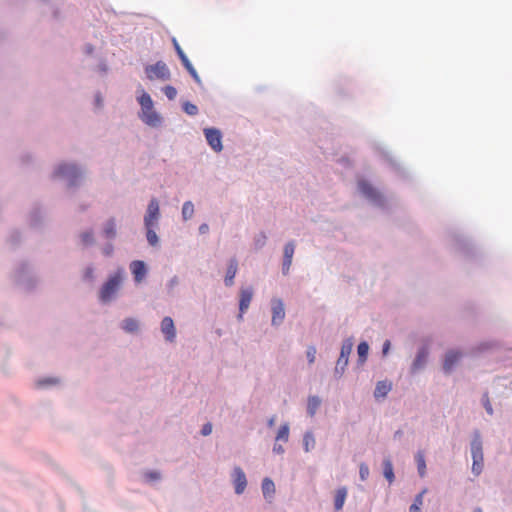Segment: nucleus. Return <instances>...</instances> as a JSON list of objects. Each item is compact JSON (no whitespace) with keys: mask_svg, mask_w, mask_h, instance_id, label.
Returning a JSON list of instances; mask_svg holds the SVG:
<instances>
[{"mask_svg":"<svg viewBox=\"0 0 512 512\" xmlns=\"http://www.w3.org/2000/svg\"><path fill=\"white\" fill-rule=\"evenodd\" d=\"M92 275H93V270H92L91 268H88V269L86 270L85 276H86L87 278H92Z\"/></svg>","mask_w":512,"mask_h":512,"instance_id":"nucleus-49","label":"nucleus"},{"mask_svg":"<svg viewBox=\"0 0 512 512\" xmlns=\"http://www.w3.org/2000/svg\"><path fill=\"white\" fill-rule=\"evenodd\" d=\"M237 269H238V262H237V260L236 259H231L229 264H228L227 272H226V276H225V280H224L226 286L233 285L234 278H235V275L237 273Z\"/></svg>","mask_w":512,"mask_h":512,"instance_id":"nucleus-18","label":"nucleus"},{"mask_svg":"<svg viewBox=\"0 0 512 512\" xmlns=\"http://www.w3.org/2000/svg\"><path fill=\"white\" fill-rule=\"evenodd\" d=\"M384 476L391 483L394 480L393 466L390 460L384 461Z\"/></svg>","mask_w":512,"mask_h":512,"instance_id":"nucleus-30","label":"nucleus"},{"mask_svg":"<svg viewBox=\"0 0 512 512\" xmlns=\"http://www.w3.org/2000/svg\"><path fill=\"white\" fill-rule=\"evenodd\" d=\"M52 383H55V381L52 379H45V380L39 381V385H46V384H52Z\"/></svg>","mask_w":512,"mask_h":512,"instance_id":"nucleus-48","label":"nucleus"},{"mask_svg":"<svg viewBox=\"0 0 512 512\" xmlns=\"http://www.w3.org/2000/svg\"><path fill=\"white\" fill-rule=\"evenodd\" d=\"M122 282V273L119 271L111 276L108 281L102 286L100 291V300L102 302H109L117 292Z\"/></svg>","mask_w":512,"mask_h":512,"instance_id":"nucleus-1","label":"nucleus"},{"mask_svg":"<svg viewBox=\"0 0 512 512\" xmlns=\"http://www.w3.org/2000/svg\"><path fill=\"white\" fill-rule=\"evenodd\" d=\"M390 349V341L386 340L383 344V354L386 355Z\"/></svg>","mask_w":512,"mask_h":512,"instance_id":"nucleus-46","label":"nucleus"},{"mask_svg":"<svg viewBox=\"0 0 512 512\" xmlns=\"http://www.w3.org/2000/svg\"><path fill=\"white\" fill-rule=\"evenodd\" d=\"M274 423H275V419H274V417H272V418L268 421V425H269L270 427H272V426L274 425Z\"/></svg>","mask_w":512,"mask_h":512,"instance_id":"nucleus-50","label":"nucleus"},{"mask_svg":"<svg viewBox=\"0 0 512 512\" xmlns=\"http://www.w3.org/2000/svg\"><path fill=\"white\" fill-rule=\"evenodd\" d=\"M262 492L266 499H270L273 497L275 493V485L274 482L269 479L265 478L262 482Z\"/></svg>","mask_w":512,"mask_h":512,"instance_id":"nucleus-21","label":"nucleus"},{"mask_svg":"<svg viewBox=\"0 0 512 512\" xmlns=\"http://www.w3.org/2000/svg\"><path fill=\"white\" fill-rule=\"evenodd\" d=\"M104 233L108 238H112L116 234V225L114 220H110L104 229Z\"/></svg>","mask_w":512,"mask_h":512,"instance_id":"nucleus-31","label":"nucleus"},{"mask_svg":"<svg viewBox=\"0 0 512 512\" xmlns=\"http://www.w3.org/2000/svg\"><path fill=\"white\" fill-rule=\"evenodd\" d=\"M288 438H289V426H288V424H283L280 426V428L278 430V433L276 436V441L281 440V441L287 442Z\"/></svg>","mask_w":512,"mask_h":512,"instance_id":"nucleus-29","label":"nucleus"},{"mask_svg":"<svg viewBox=\"0 0 512 512\" xmlns=\"http://www.w3.org/2000/svg\"><path fill=\"white\" fill-rule=\"evenodd\" d=\"M163 91H164V94L166 95V97L170 100H173L177 95L176 89L170 85L164 87Z\"/></svg>","mask_w":512,"mask_h":512,"instance_id":"nucleus-35","label":"nucleus"},{"mask_svg":"<svg viewBox=\"0 0 512 512\" xmlns=\"http://www.w3.org/2000/svg\"><path fill=\"white\" fill-rule=\"evenodd\" d=\"M369 346L366 342H361L357 347L360 363H364L367 359Z\"/></svg>","mask_w":512,"mask_h":512,"instance_id":"nucleus-25","label":"nucleus"},{"mask_svg":"<svg viewBox=\"0 0 512 512\" xmlns=\"http://www.w3.org/2000/svg\"><path fill=\"white\" fill-rule=\"evenodd\" d=\"M122 328L127 332H135L138 329V322L133 318H127L122 322Z\"/></svg>","mask_w":512,"mask_h":512,"instance_id":"nucleus-27","label":"nucleus"},{"mask_svg":"<svg viewBox=\"0 0 512 512\" xmlns=\"http://www.w3.org/2000/svg\"><path fill=\"white\" fill-rule=\"evenodd\" d=\"M172 42H173V46L175 48L177 55L180 56V55L184 54V51L182 50V48L180 47L179 43L177 42V40L175 38H173Z\"/></svg>","mask_w":512,"mask_h":512,"instance_id":"nucleus-43","label":"nucleus"},{"mask_svg":"<svg viewBox=\"0 0 512 512\" xmlns=\"http://www.w3.org/2000/svg\"><path fill=\"white\" fill-rule=\"evenodd\" d=\"M295 245L293 242H288L284 247V260H283V274H287L292 264Z\"/></svg>","mask_w":512,"mask_h":512,"instance_id":"nucleus-14","label":"nucleus"},{"mask_svg":"<svg viewBox=\"0 0 512 512\" xmlns=\"http://www.w3.org/2000/svg\"><path fill=\"white\" fill-rule=\"evenodd\" d=\"M483 404H484V407H485L487 413L491 415L493 413V409H492V405L490 403V400H489V397H488L487 393L484 394Z\"/></svg>","mask_w":512,"mask_h":512,"instance_id":"nucleus-39","label":"nucleus"},{"mask_svg":"<svg viewBox=\"0 0 512 512\" xmlns=\"http://www.w3.org/2000/svg\"><path fill=\"white\" fill-rule=\"evenodd\" d=\"M146 74L150 80L161 79L167 80L170 77L169 69L163 62H157L154 65L146 67Z\"/></svg>","mask_w":512,"mask_h":512,"instance_id":"nucleus-3","label":"nucleus"},{"mask_svg":"<svg viewBox=\"0 0 512 512\" xmlns=\"http://www.w3.org/2000/svg\"><path fill=\"white\" fill-rule=\"evenodd\" d=\"M392 388V384L389 381H379L376 385L374 396L375 398H384Z\"/></svg>","mask_w":512,"mask_h":512,"instance_id":"nucleus-19","label":"nucleus"},{"mask_svg":"<svg viewBox=\"0 0 512 512\" xmlns=\"http://www.w3.org/2000/svg\"><path fill=\"white\" fill-rule=\"evenodd\" d=\"M273 451L278 454H282L284 452V448L282 445L275 444L273 447Z\"/></svg>","mask_w":512,"mask_h":512,"instance_id":"nucleus-45","label":"nucleus"},{"mask_svg":"<svg viewBox=\"0 0 512 512\" xmlns=\"http://www.w3.org/2000/svg\"><path fill=\"white\" fill-rule=\"evenodd\" d=\"M307 358L310 364L315 362L316 358V348L314 346H309L307 349Z\"/></svg>","mask_w":512,"mask_h":512,"instance_id":"nucleus-37","label":"nucleus"},{"mask_svg":"<svg viewBox=\"0 0 512 512\" xmlns=\"http://www.w3.org/2000/svg\"><path fill=\"white\" fill-rule=\"evenodd\" d=\"M233 483L236 494H242L247 486V479L245 473L240 467L234 468Z\"/></svg>","mask_w":512,"mask_h":512,"instance_id":"nucleus-8","label":"nucleus"},{"mask_svg":"<svg viewBox=\"0 0 512 512\" xmlns=\"http://www.w3.org/2000/svg\"><path fill=\"white\" fill-rule=\"evenodd\" d=\"M272 324H280L285 317L284 304L280 299L273 300L272 302Z\"/></svg>","mask_w":512,"mask_h":512,"instance_id":"nucleus-10","label":"nucleus"},{"mask_svg":"<svg viewBox=\"0 0 512 512\" xmlns=\"http://www.w3.org/2000/svg\"><path fill=\"white\" fill-rule=\"evenodd\" d=\"M359 475L362 481H365L368 478L369 467L365 463L360 464Z\"/></svg>","mask_w":512,"mask_h":512,"instance_id":"nucleus-36","label":"nucleus"},{"mask_svg":"<svg viewBox=\"0 0 512 512\" xmlns=\"http://www.w3.org/2000/svg\"><path fill=\"white\" fill-rule=\"evenodd\" d=\"M160 217L158 200L153 198L150 200L147 211L144 217V224L146 228H155L158 224Z\"/></svg>","mask_w":512,"mask_h":512,"instance_id":"nucleus-2","label":"nucleus"},{"mask_svg":"<svg viewBox=\"0 0 512 512\" xmlns=\"http://www.w3.org/2000/svg\"><path fill=\"white\" fill-rule=\"evenodd\" d=\"M427 357H428V350L427 348H421L418 353H417V356L412 364V367H411V371L412 373H415L417 372L418 370H420L426 363V360H427Z\"/></svg>","mask_w":512,"mask_h":512,"instance_id":"nucleus-16","label":"nucleus"},{"mask_svg":"<svg viewBox=\"0 0 512 512\" xmlns=\"http://www.w3.org/2000/svg\"><path fill=\"white\" fill-rule=\"evenodd\" d=\"M81 240L84 245H89L93 242V235L91 232H85L81 235Z\"/></svg>","mask_w":512,"mask_h":512,"instance_id":"nucleus-38","label":"nucleus"},{"mask_svg":"<svg viewBox=\"0 0 512 512\" xmlns=\"http://www.w3.org/2000/svg\"><path fill=\"white\" fill-rule=\"evenodd\" d=\"M204 134L210 147L214 151L220 152L223 148L221 132L215 128H205Z\"/></svg>","mask_w":512,"mask_h":512,"instance_id":"nucleus-5","label":"nucleus"},{"mask_svg":"<svg viewBox=\"0 0 512 512\" xmlns=\"http://www.w3.org/2000/svg\"><path fill=\"white\" fill-rule=\"evenodd\" d=\"M161 331L165 336V339L169 342H173L176 338V329L174 322L171 317H164L161 322Z\"/></svg>","mask_w":512,"mask_h":512,"instance_id":"nucleus-9","label":"nucleus"},{"mask_svg":"<svg viewBox=\"0 0 512 512\" xmlns=\"http://www.w3.org/2000/svg\"><path fill=\"white\" fill-rule=\"evenodd\" d=\"M140 119L147 125L156 127L160 124L161 118L153 108L142 109Z\"/></svg>","mask_w":512,"mask_h":512,"instance_id":"nucleus-7","label":"nucleus"},{"mask_svg":"<svg viewBox=\"0 0 512 512\" xmlns=\"http://www.w3.org/2000/svg\"><path fill=\"white\" fill-rule=\"evenodd\" d=\"M138 102L142 109L153 108V101L148 93L142 91L141 95L138 97Z\"/></svg>","mask_w":512,"mask_h":512,"instance_id":"nucleus-23","label":"nucleus"},{"mask_svg":"<svg viewBox=\"0 0 512 512\" xmlns=\"http://www.w3.org/2000/svg\"><path fill=\"white\" fill-rule=\"evenodd\" d=\"M130 269L132 274L134 275L135 281L140 283L146 275V267L144 262L139 260L133 261L130 264Z\"/></svg>","mask_w":512,"mask_h":512,"instance_id":"nucleus-15","label":"nucleus"},{"mask_svg":"<svg viewBox=\"0 0 512 512\" xmlns=\"http://www.w3.org/2000/svg\"><path fill=\"white\" fill-rule=\"evenodd\" d=\"M212 432V425L210 423L205 424L202 427L201 433L203 436H208Z\"/></svg>","mask_w":512,"mask_h":512,"instance_id":"nucleus-41","label":"nucleus"},{"mask_svg":"<svg viewBox=\"0 0 512 512\" xmlns=\"http://www.w3.org/2000/svg\"><path fill=\"white\" fill-rule=\"evenodd\" d=\"M80 175L76 166L72 164H62L55 171V176L57 177H68L70 179V184H75V179Z\"/></svg>","mask_w":512,"mask_h":512,"instance_id":"nucleus-6","label":"nucleus"},{"mask_svg":"<svg viewBox=\"0 0 512 512\" xmlns=\"http://www.w3.org/2000/svg\"><path fill=\"white\" fill-rule=\"evenodd\" d=\"M146 230L147 241L150 245L155 246L158 243V236L154 231V228H146Z\"/></svg>","mask_w":512,"mask_h":512,"instance_id":"nucleus-32","label":"nucleus"},{"mask_svg":"<svg viewBox=\"0 0 512 512\" xmlns=\"http://www.w3.org/2000/svg\"><path fill=\"white\" fill-rule=\"evenodd\" d=\"M304 446H305V450L306 451H309L310 450V447H314L315 445V439H314V436L312 433L310 432H307L305 435H304Z\"/></svg>","mask_w":512,"mask_h":512,"instance_id":"nucleus-33","label":"nucleus"},{"mask_svg":"<svg viewBox=\"0 0 512 512\" xmlns=\"http://www.w3.org/2000/svg\"><path fill=\"white\" fill-rule=\"evenodd\" d=\"M146 476L150 480H158L160 478V474L158 472H149Z\"/></svg>","mask_w":512,"mask_h":512,"instance_id":"nucleus-44","label":"nucleus"},{"mask_svg":"<svg viewBox=\"0 0 512 512\" xmlns=\"http://www.w3.org/2000/svg\"><path fill=\"white\" fill-rule=\"evenodd\" d=\"M426 493V489L421 491L415 498L414 503L410 506L409 511L410 512H419L420 507L423 504V496Z\"/></svg>","mask_w":512,"mask_h":512,"instance_id":"nucleus-28","label":"nucleus"},{"mask_svg":"<svg viewBox=\"0 0 512 512\" xmlns=\"http://www.w3.org/2000/svg\"><path fill=\"white\" fill-rule=\"evenodd\" d=\"M473 512H482V510L480 508H476V509H474Z\"/></svg>","mask_w":512,"mask_h":512,"instance_id":"nucleus-51","label":"nucleus"},{"mask_svg":"<svg viewBox=\"0 0 512 512\" xmlns=\"http://www.w3.org/2000/svg\"><path fill=\"white\" fill-rule=\"evenodd\" d=\"M347 497V489L345 487H341L337 489L335 493V499H334V507L336 512L340 511L345 503Z\"/></svg>","mask_w":512,"mask_h":512,"instance_id":"nucleus-20","label":"nucleus"},{"mask_svg":"<svg viewBox=\"0 0 512 512\" xmlns=\"http://www.w3.org/2000/svg\"><path fill=\"white\" fill-rule=\"evenodd\" d=\"M183 110L185 111V113H187L188 115H191V116H194L198 113L197 106L190 102H185L183 104Z\"/></svg>","mask_w":512,"mask_h":512,"instance_id":"nucleus-34","label":"nucleus"},{"mask_svg":"<svg viewBox=\"0 0 512 512\" xmlns=\"http://www.w3.org/2000/svg\"><path fill=\"white\" fill-rule=\"evenodd\" d=\"M358 188L360 192L367 198L373 201H377L380 199V194L378 193V191L367 181H360L358 183Z\"/></svg>","mask_w":512,"mask_h":512,"instance_id":"nucleus-13","label":"nucleus"},{"mask_svg":"<svg viewBox=\"0 0 512 512\" xmlns=\"http://www.w3.org/2000/svg\"><path fill=\"white\" fill-rule=\"evenodd\" d=\"M461 356L462 354L460 352L449 351L446 354L443 364V369L445 370V372H450L454 365L460 360Z\"/></svg>","mask_w":512,"mask_h":512,"instance_id":"nucleus-17","label":"nucleus"},{"mask_svg":"<svg viewBox=\"0 0 512 512\" xmlns=\"http://www.w3.org/2000/svg\"><path fill=\"white\" fill-rule=\"evenodd\" d=\"M183 64V66L186 68V70L190 69L191 67H193V65L191 64V62L189 61V59L187 58L186 54H182L180 56H178Z\"/></svg>","mask_w":512,"mask_h":512,"instance_id":"nucleus-40","label":"nucleus"},{"mask_svg":"<svg viewBox=\"0 0 512 512\" xmlns=\"http://www.w3.org/2000/svg\"><path fill=\"white\" fill-rule=\"evenodd\" d=\"M253 297V289L251 287L241 289L240 291V301H239V318H242L243 313L249 308Z\"/></svg>","mask_w":512,"mask_h":512,"instance_id":"nucleus-11","label":"nucleus"},{"mask_svg":"<svg viewBox=\"0 0 512 512\" xmlns=\"http://www.w3.org/2000/svg\"><path fill=\"white\" fill-rule=\"evenodd\" d=\"M189 72V74L193 77V79L197 82V83H200V77L197 73V71L195 70L194 67H191L190 69L187 70Z\"/></svg>","mask_w":512,"mask_h":512,"instance_id":"nucleus-42","label":"nucleus"},{"mask_svg":"<svg viewBox=\"0 0 512 512\" xmlns=\"http://www.w3.org/2000/svg\"><path fill=\"white\" fill-rule=\"evenodd\" d=\"M194 214V205L191 201H186L182 207V217L186 221Z\"/></svg>","mask_w":512,"mask_h":512,"instance_id":"nucleus-24","label":"nucleus"},{"mask_svg":"<svg viewBox=\"0 0 512 512\" xmlns=\"http://www.w3.org/2000/svg\"><path fill=\"white\" fill-rule=\"evenodd\" d=\"M320 404H321V400H320L319 397H317V396H310L308 398L307 412H308V414L311 417H313L315 415L316 411L320 407Z\"/></svg>","mask_w":512,"mask_h":512,"instance_id":"nucleus-22","label":"nucleus"},{"mask_svg":"<svg viewBox=\"0 0 512 512\" xmlns=\"http://www.w3.org/2000/svg\"><path fill=\"white\" fill-rule=\"evenodd\" d=\"M208 230H209V227H208V225H207V224H205V223H204V224H202V225H200V227H199V232H200L201 234H205V233H207V232H208Z\"/></svg>","mask_w":512,"mask_h":512,"instance_id":"nucleus-47","label":"nucleus"},{"mask_svg":"<svg viewBox=\"0 0 512 512\" xmlns=\"http://www.w3.org/2000/svg\"><path fill=\"white\" fill-rule=\"evenodd\" d=\"M353 348V342L351 339H347L343 342L341 347L340 356L337 361V366L344 368L348 364L349 355Z\"/></svg>","mask_w":512,"mask_h":512,"instance_id":"nucleus-12","label":"nucleus"},{"mask_svg":"<svg viewBox=\"0 0 512 512\" xmlns=\"http://www.w3.org/2000/svg\"><path fill=\"white\" fill-rule=\"evenodd\" d=\"M416 462L419 475L423 477L426 473V462L424 458V454L422 452H418L416 455Z\"/></svg>","mask_w":512,"mask_h":512,"instance_id":"nucleus-26","label":"nucleus"},{"mask_svg":"<svg viewBox=\"0 0 512 512\" xmlns=\"http://www.w3.org/2000/svg\"><path fill=\"white\" fill-rule=\"evenodd\" d=\"M473 464L472 471L475 475H479L483 468V451L482 444L478 440H474L471 446Z\"/></svg>","mask_w":512,"mask_h":512,"instance_id":"nucleus-4","label":"nucleus"}]
</instances>
